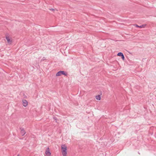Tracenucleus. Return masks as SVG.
<instances>
[{"mask_svg":"<svg viewBox=\"0 0 156 156\" xmlns=\"http://www.w3.org/2000/svg\"><path fill=\"white\" fill-rule=\"evenodd\" d=\"M62 153L63 156H66L67 147L65 145H62L61 146Z\"/></svg>","mask_w":156,"mask_h":156,"instance_id":"1","label":"nucleus"},{"mask_svg":"<svg viewBox=\"0 0 156 156\" xmlns=\"http://www.w3.org/2000/svg\"><path fill=\"white\" fill-rule=\"evenodd\" d=\"M23 106L26 107L28 105V102L27 101L25 100H23Z\"/></svg>","mask_w":156,"mask_h":156,"instance_id":"5","label":"nucleus"},{"mask_svg":"<svg viewBox=\"0 0 156 156\" xmlns=\"http://www.w3.org/2000/svg\"><path fill=\"white\" fill-rule=\"evenodd\" d=\"M50 10L51 11H54V10H55V9H50Z\"/></svg>","mask_w":156,"mask_h":156,"instance_id":"12","label":"nucleus"},{"mask_svg":"<svg viewBox=\"0 0 156 156\" xmlns=\"http://www.w3.org/2000/svg\"><path fill=\"white\" fill-rule=\"evenodd\" d=\"M53 119H54L55 120H56V122H57V121H56V120H57V118H56V117H53Z\"/></svg>","mask_w":156,"mask_h":156,"instance_id":"11","label":"nucleus"},{"mask_svg":"<svg viewBox=\"0 0 156 156\" xmlns=\"http://www.w3.org/2000/svg\"><path fill=\"white\" fill-rule=\"evenodd\" d=\"M46 156H50L51 154V153L49 151V149L48 147L47 148L45 151Z\"/></svg>","mask_w":156,"mask_h":156,"instance_id":"3","label":"nucleus"},{"mask_svg":"<svg viewBox=\"0 0 156 156\" xmlns=\"http://www.w3.org/2000/svg\"><path fill=\"white\" fill-rule=\"evenodd\" d=\"M6 38L7 40L8 43L11 44L12 43V41L11 40L9 36H6Z\"/></svg>","mask_w":156,"mask_h":156,"instance_id":"4","label":"nucleus"},{"mask_svg":"<svg viewBox=\"0 0 156 156\" xmlns=\"http://www.w3.org/2000/svg\"><path fill=\"white\" fill-rule=\"evenodd\" d=\"M17 156H20V154H18L17 155Z\"/></svg>","mask_w":156,"mask_h":156,"instance_id":"13","label":"nucleus"},{"mask_svg":"<svg viewBox=\"0 0 156 156\" xmlns=\"http://www.w3.org/2000/svg\"><path fill=\"white\" fill-rule=\"evenodd\" d=\"M20 130L21 131V133H22V136H24L26 132H25L24 129L23 128H20Z\"/></svg>","mask_w":156,"mask_h":156,"instance_id":"6","label":"nucleus"},{"mask_svg":"<svg viewBox=\"0 0 156 156\" xmlns=\"http://www.w3.org/2000/svg\"><path fill=\"white\" fill-rule=\"evenodd\" d=\"M123 55V54L122 53L120 52L118 53L117 55L118 56H121Z\"/></svg>","mask_w":156,"mask_h":156,"instance_id":"9","label":"nucleus"},{"mask_svg":"<svg viewBox=\"0 0 156 156\" xmlns=\"http://www.w3.org/2000/svg\"><path fill=\"white\" fill-rule=\"evenodd\" d=\"M96 98L97 100H100L101 99L100 95H98L96 96Z\"/></svg>","mask_w":156,"mask_h":156,"instance_id":"8","label":"nucleus"},{"mask_svg":"<svg viewBox=\"0 0 156 156\" xmlns=\"http://www.w3.org/2000/svg\"><path fill=\"white\" fill-rule=\"evenodd\" d=\"M44 60L43 59H42L41 60V61H43Z\"/></svg>","mask_w":156,"mask_h":156,"instance_id":"14","label":"nucleus"},{"mask_svg":"<svg viewBox=\"0 0 156 156\" xmlns=\"http://www.w3.org/2000/svg\"><path fill=\"white\" fill-rule=\"evenodd\" d=\"M61 74H62L66 76H67V74L66 73L65 71H60L58 72L56 74V76H60L61 75Z\"/></svg>","mask_w":156,"mask_h":156,"instance_id":"2","label":"nucleus"},{"mask_svg":"<svg viewBox=\"0 0 156 156\" xmlns=\"http://www.w3.org/2000/svg\"><path fill=\"white\" fill-rule=\"evenodd\" d=\"M136 27H139V28H142V27H145V26H146V25H141L140 26H139L138 25H137V24H136Z\"/></svg>","mask_w":156,"mask_h":156,"instance_id":"7","label":"nucleus"},{"mask_svg":"<svg viewBox=\"0 0 156 156\" xmlns=\"http://www.w3.org/2000/svg\"><path fill=\"white\" fill-rule=\"evenodd\" d=\"M121 57V58H122V59L123 60H124L125 59V57H124V56L123 54L122 55V56Z\"/></svg>","mask_w":156,"mask_h":156,"instance_id":"10","label":"nucleus"}]
</instances>
